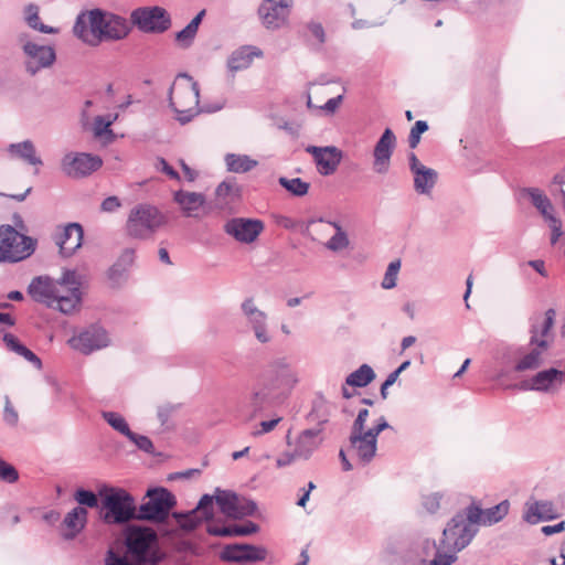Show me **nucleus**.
Segmentation results:
<instances>
[{"mask_svg":"<svg viewBox=\"0 0 565 565\" xmlns=\"http://www.w3.org/2000/svg\"><path fill=\"white\" fill-rule=\"evenodd\" d=\"M3 420L11 427L17 426L19 422V414L11 404L9 396L4 397Z\"/></svg>","mask_w":565,"mask_h":565,"instance_id":"53","label":"nucleus"},{"mask_svg":"<svg viewBox=\"0 0 565 565\" xmlns=\"http://www.w3.org/2000/svg\"><path fill=\"white\" fill-rule=\"evenodd\" d=\"M24 19L31 29L36 30L41 33L56 34L58 32V29L46 25L40 21L39 7L33 3L25 7Z\"/></svg>","mask_w":565,"mask_h":565,"instance_id":"40","label":"nucleus"},{"mask_svg":"<svg viewBox=\"0 0 565 565\" xmlns=\"http://www.w3.org/2000/svg\"><path fill=\"white\" fill-rule=\"evenodd\" d=\"M178 407V405H173L170 403H166L158 407L157 416L162 426H166L168 424L171 415L177 412Z\"/></svg>","mask_w":565,"mask_h":565,"instance_id":"57","label":"nucleus"},{"mask_svg":"<svg viewBox=\"0 0 565 565\" xmlns=\"http://www.w3.org/2000/svg\"><path fill=\"white\" fill-rule=\"evenodd\" d=\"M238 193L239 189L234 181L225 180L221 182L215 190L217 205L223 207L224 205L232 203L238 198Z\"/></svg>","mask_w":565,"mask_h":565,"instance_id":"42","label":"nucleus"},{"mask_svg":"<svg viewBox=\"0 0 565 565\" xmlns=\"http://www.w3.org/2000/svg\"><path fill=\"white\" fill-rule=\"evenodd\" d=\"M173 201L180 206L185 217H199V210L206 199L203 193L179 190L173 193Z\"/></svg>","mask_w":565,"mask_h":565,"instance_id":"30","label":"nucleus"},{"mask_svg":"<svg viewBox=\"0 0 565 565\" xmlns=\"http://www.w3.org/2000/svg\"><path fill=\"white\" fill-rule=\"evenodd\" d=\"M84 231L78 223H68L55 237L63 257L72 256L83 244Z\"/></svg>","mask_w":565,"mask_h":565,"instance_id":"26","label":"nucleus"},{"mask_svg":"<svg viewBox=\"0 0 565 565\" xmlns=\"http://www.w3.org/2000/svg\"><path fill=\"white\" fill-rule=\"evenodd\" d=\"M127 273H128V269H126L125 267H121L120 264H114L109 269H108V278L109 280H111L114 284H119L121 282L122 280L126 279L127 277Z\"/></svg>","mask_w":565,"mask_h":565,"instance_id":"59","label":"nucleus"},{"mask_svg":"<svg viewBox=\"0 0 565 565\" xmlns=\"http://www.w3.org/2000/svg\"><path fill=\"white\" fill-rule=\"evenodd\" d=\"M321 433L320 428H310L299 434L295 441V450L299 459L308 460L319 449L323 441Z\"/></svg>","mask_w":565,"mask_h":565,"instance_id":"27","label":"nucleus"},{"mask_svg":"<svg viewBox=\"0 0 565 565\" xmlns=\"http://www.w3.org/2000/svg\"><path fill=\"white\" fill-rule=\"evenodd\" d=\"M375 376L374 370L369 364H362L347 376L345 384L353 387H365L373 382Z\"/></svg>","mask_w":565,"mask_h":565,"instance_id":"39","label":"nucleus"},{"mask_svg":"<svg viewBox=\"0 0 565 565\" xmlns=\"http://www.w3.org/2000/svg\"><path fill=\"white\" fill-rule=\"evenodd\" d=\"M23 53L30 58L25 62V71L34 76L42 68L52 66L56 60L55 51L52 46L40 45L26 41L22 45Z\"/></svg>","mask_w":565,"mask_h":565,"instance_id":"21","label":"nucleus"},{"mask_svg":"<svg viewBox=\"0 0 565 565\" xmlns=\"http://www.w3.org/2000/svg\"><path fill=\"white\" fill-rule=\"evenodd\" d=\"M38 241L12 225H0V264H17L31 257Z\"/></svg>","mask_w":565,"mask_h":565,"instance_id":"7","label":"nucleus"},{"mask_svg":"<svg viewBox=\"0 0 565 565\" xmlns=\"http://www.w3.org/2000/svg\"><path fill=\"white\" fill-rule=\"evenodd\" d=\"M103 159L88 152L70 151L61 159L62 172L71 179H82L99 170Z\"/></svg>","mask_w":565,"mask_h":565,"instance_id":"12","label":"nucleus"},{"mask_svg":"<svg viewBox=\"0 0 565 565\" xmlns=\"http://www.w3.org/2000/svg\"><path fill=\"white\" fill-rule=\"evenodd\" d=\"M556 311L553 308H550L545 311L544 321L540 329H537V337L546 338L551 332L554 322H555Z\"/></svg>","mask_w":565,"mask_h":565,"instance_id":"54","label":"nucleus"},{"mask_svg":"<svg viewBox=\"0 0 565 565\" xmlns=\"http://www.w3.org/2000/svg\"><path fill=\"white\" fill-rule=\"evenodd\" d=\"M241 312L246 326L253 331L255 339L262 344L269 343L271 335L268 329V316L257 307L253 297H247L243 300Z\"/></svg>","mask_w":565,"mask_h":565,"instance_id":"15","label":"nucleus"},{"mask_svg":"<svg viewBox=\"0 0 565 565\" xmlns=\"http://www.w3.org/2000/svg\"><path fill=\"white\" fill-rule=\"evenodd\" d=\"M377 440L373 435L362 430H351L349 436V455L355 457L362 466L369 465L376 456Z\"/></svg>","mask_w":565,"mask_h":565,"instance_id":"22","label":"nucleus"},{"mask_svg":"<svg viewBox=\"0 0 565 565\" xmlns=\"http://www.w3.org/2000/svg\"><path fill=\"white\" fill-rule=\"evenodd\" d=\"M130 31L126 18L102 9L79 13L73 25L74 35L89 46H98L107 41H120L127 38Z\"/></svg>","mask_w":565,"mask_h":565,"instance_id":"2","label":"nucleus"},{"mask_svg":"<svg viewBox=\"0 0 565 565\" xmlns=\"http://www.w3.org/2000/svg\"><path fill=\"white\" fill-rule=\"evenodd\" d=\"M220 559L230 563L262 562L267 556L266 548L253 544L234 543L225 545L220 554Z\"/></svg>","mask_w":565,"mask_h":565,"instance_id":"20","label":"nucleus"},{"mask_svg":"<svg viewBox=\"0 0 565 565\" xmlns=\"http://www.w3.org/2000/svg\"><path fill=\"white\" fill-rule=\"evenodd\" d=\"M114 119L110 117L106 118L104 116H97L94 120V135L96 137H102L107 134H111L109 127L111 126Z\"/></svg>","mask_w":565,"mask_h":565,"instance_id":"52","label":"nucleus"},{"mask_svg":"<svg viewBox=\"0 0 565 565\" xmlns=\"http://www.w3.org/2000/svg\"><path fill=\"white\" fill-rule=\"evenodd\" d=\"M409 168L412 172L415 174L414 183L415 190L419 194H424V164L419 162L416 154L411 151L408 153Z\"/></svg>","mask_w":565,"mask_h":565,"instance_id":"46","label":"nucleus"},{"mask_svg":"<svg viewBox=\"0 0 565 565\" xmlns=\"http://www.w3.org/2000/svg\"><path fill=\"white\" fill-rule=\"evenodd\" d=\"M401 268V260L395 259L391 262L386 268L384 278L382 280V288L392 289L396 286L397 275Z\"/></svg>","mask_w":565,"mask_h":565,"instance_id":"47","label":"nucleus"},{"mask_svg":"<svg viewBox=\"0 0 565 565\" xmlns=\"http://www.w3.org/2000/svg\"><path fill=\"white\" fill-rule=\"evenodd\" d=\"M298 458L297 451H285L276 459L277 468H285L292 465Z\"/></svg>","mask_w":565,"mask_h":565,"instance_id":"62","label":"nucleus"},{"mask_svg":"<svg viewBox=\"0 0 565 565\" xmlns=\"http://www.w3.org/2000/svg\"><path fill=\"white\" fill-rule=\"evenodd\" d=\"M457 553H440L437 552L435 557L428 565H451L457 561Z\"/></svg>","mask_w":565,"mask_h":565,"instance_id":"61","label":"nucleus"},{"mask_svg":"<svg viewBox=\"0 0 565 565\" xmlns=\"http://www.w3.org/2000/svg\"><path fill=\"white\" fill-rule=\"evenodd\" d=\"M10 156L21 159L31 166H42V159L36 154V149L31 140L10 143L8 147Z\"/></svg>","mask_w":565,"mask_h":565,"instance_id":"35","label":"nucleus"},{"mask_svg":"<svg viewBox=\"0 0 565 565\" xmlns=\"http://www.w3.org/2000/svg\"><path fill=\"white\" fill-rule=\"evenodd\" d=\"M225 163L228 171L234 173H245L254 169L258 162L246 154L227 153Z\"/></svg>","mask_w":565,"mask_h":565,"instance_id":"38","label":"nucleus"},{"mask_svg":"<svg viewBox=\"0 0 565 565\" xmlns=\"http://www.w3.org/2000/svg\"><path fill=\"white\" fill-rule=\"evenodd\" d=\"M523 193L530 198L531 203L541 213L544 220L554 216V207L551 200L543 193V191L536 188H526L523 190Z\"/></svg>","mask_w":565,"mask_h":565,"instance_id":"36","label":"nucleus"},{"mask_svg":"<svg viewBox=\"0 0 565 565\" xmlns=\"http://www.w3.org/2000/svg\"><path fill=\"white\" fill-rule=\"evenodd\" d=\"M125 540L128 554H130L137 563L132 564L126 556H121L113 550H109L105 557V565H141L147 562H156V558L151 554V548L157 541V534L152 529L137 525L129 526L126 531Z\"/></svg>","mask_w":565,"mask_h":565,"instance_id":"4","label":"nucleus"},{"mask_svg":"<svg viewBox=\"0 0 565 565\" xmlns=\"http://www.w3.org/2000/svg\"><path fill=\"white\" fill-rule=\"evenodd\" d=\"M565 383V371L550 367L536 372L529 380L521 382L520 388L523 391H535L541 393L552 392L557 383Z\"/></svg>","mask_w":565,"mask_h":565,"instance_id":"23","label":"nucleus"},{"mask_svg":"<svg viewBox=\"0 0 565 565\" xmlns=\"http://www.w3.org/2000/svg\"><path fill=\"white\" fill-rule=\"evenodd\" d=\"M509 508H510L509 501L504 500L489 509H486V510L481 509L480 524L492 525V524L500 522L508 514Z\"/></svg>","mask_w":565,"mask_h":565,"instance_id":"41","label":"nucleus"},{"mask_svg":"<svg viewBox=\"0 0 565 565\" xmlns=\"http://www.w3.org/2000/svg\"><path fill=\"white\" fill-rule=\"evenodd\" d=\"M544 359L540 354V350H530L523 356H521L516 363L514 364L515 372H525V371H534L541 367Z\"/></svg>","mask_w":565,"mask_h":565,"instance_id":"43","label":"nucleus"},{"mask_svg":"<svg viewBox=\"0 0 565 565\" xmlns=\"http://www.w3.org/2000/svg\"><path fill=\"white\" fill-rule=\"evenodd\" d=\"M529 344L533 347L532 350H540L541 356H543L544 352L550 348V343L545 338L537 337V328L535 326L531 328V338Z\"/></svg>","mask_w":565,"mask_h":565,"instance_id":"55","label":"nucleus"},{"mask_svg":"<svg viewBox=\"0 0 565 565\" xmlns=\"http://www.w3.org/2000/svg\"><path fill=\"white\" fill-rule=\"evenodd\" d=\"M177 78H184L188 83L171 86L169 106L177 114L175 119L181 125H185L199 114L200 87L192 76L186 73L178 74Z\"/></svg>","mask_w":565,"mask_h":565,"instance_id":"6","label":"nucleus"},{"mask_svg":"<svg viewBox=\"0 0 565 565\" xmlns=\"http://www.w3.org/2000/svg\"><path fill=\"white\" fill-rule=\"evenodd\" d=\"M285 399L265 384L260 379L252 386L249 394L244 399L243 411L246 419H253L257 414L270 408Z\"/></svg>","mask_w":565,"mask_h":565,"instance_id":"13","label":"nucleus"},{"mask_svg":"<svg viewBox=\"0 0 565 565\" xmlns=\"http://www.w3.org/2000/svg\"><path fill=\"white\" fill-rule=\"evenodd\" d=\"M292 0H263L258 8L262 24L271 31L279 30L288 23Z\"/></svg>","mask_w":565,"mask_h":565,"instance_id":"16","label":"nucleus"},{"mask_svg":"<svg viewBox=\"0 0 565 565\" xmlns=\"http://www.w3.org/2000/svg\"><path fill=\"white\" fill-rule=\"evenodd\" d=\"M551 193L556 196L559 194L562 196L563 206L565 209V169L556 174L551 184Z\"/></svg>","mask_w":565,"mask_h":565,"instance_id":"51","label":"nucleus"},{"mask_svg":"<svg viewBox=\"0 0 565 565\" xmlns=\"http://www.w3.org/2000/svg\"><path fill=\"white\" fill-rule=\"evenodd\" d=\"M263 52L253 45H244L235 50L227 60L230 71L237 72L247 68L254 57H259Z\"/></svg>","mask_w":565,"mask_h":565,"instance_id":"33","label":"nucleus"},{"mask_svg":"<svg viewBox=\"0 0 565 565\" xmlns=\"http://www.w3.org/2000/svg\"><path fill=\"white\" fill-rule=\"evenodd\" d=\"M130 20L141 32L163 33L171 26V18L162 7H141L135 9Z\"/></svg>","mask_w":565,"mask_h":565,"instance_id":"11","label":"nucleus"},{"mask_svg":"<svg viewBox=\"0 0 565 565\" xmlns=\"http://www.w3.org/2000/svg\"><path fill=\"white\" fill-rule=\"evenodd\" d=\"M300 36L315 50H320L327 41V34L323 25L315 20H310L303 24V28L300 31Z\"/></svg>","mask_w":565,"mask_h":565,"instance_id":"34","label":"nucleus"},{"mask_svg":"<svg viewBox=\"0 0 565 565\" xmlns=\"http://www.w3.org/2000/svg\"><path fill=\"white\" fill-rule=\"evenodd\" d=\"M196 33L198 30L188 23L185 28L175 34V40L183 46L188 47L192 44Z\"/></svg>","mask_w":565,"mask_h":565,"instance_id":"56","label":"nucleus"},{"mask_svg":"<svg viewBox=\"0 0 565 565\" xmlns=\"http://www.w3.org/2000/svg\"><path fill=\"white\" fill-rule=\"evenodd\" d=\"M18 355L24 358L28 362H30L32 365H34L36 369L42 367V361L41 359L34 354L30 349H28L25 345H21L18 348V351L15 352Z\"/></svg>","mask_w":565,"mask_h":565,"instance_id":"60","label":"nucleus"},{"mask_svg":"<svg viewBox=\"0 0 565 565\" xmlns=\"http://www.w3.org/2000/svg\"><path fill=\"white\" fill-rule=\"evenodd\" d=\"M81 276L74 269H64L58 279L34 277L28 286L31 298L64 315L76 312L82 302Z\"/></svg>","mask_w":565,"mask_h":565,"instance_id":"1","label":"nucleus"},{"mask_svg":"<svg viewBox=\"0 0 565 565\" xmlns=\"http://www.w3.org/2000/svg\"><path fill=\"white\" fill-rule=\"evenodd\" d=\"M103 499L106 523L124 524L137 519L135 499L124 489H110Z\"/></svg>","mask_w":565,"mask_h":565,"instance_id":"10","label":"nucleus"},{"mask_svg":"<svg viewBox=\"0 0 565 565\" xmlns=\"http://www.w3.org/2000/svg\"><path fill=\"white\" fill-rule=\"evenodd\" d=\"M102 416L113 429L124 435L125 437L128 438V436L132 433L128 423L120 414L116 412H103Z\"/></svg>","mask_w":565,"mask_h":565,"instance_id":"45","label":"nucleus"},{"mask_svg":"<svg viewBox=\"0 0 565 565\" xmlns=\"http://www.w3.org/2000/svg\"><path fill=\"white\" fill-rule=\"evenodd\" d=\"M396 147V137L392 129L386 128L377 140L373 151V170L379 174L388 172L391 157Z\"/></svg>","mask_w":565,"mask_h":565,"instance_id":"25","label":"nucleus"},{"mask_svg":"<svg viewBox=\"0 0 565 565\" xmlns=\"http://www.w3.org/2000/svg\"><path fill=\"white\" fill-rule=\"evenodd\" d=\"M557 518L554 504L551 501H534L526 503V510L523 514V520L530 524H537L539 522L550 521Z\"/></svg>","mask_w":565,"mask_h":565,"instance_id":"31","label":"nucleus"},{"mask_svg":"<svg viewBox=\"0 0 565 565\" xmlns=\"http://www.w3.org/2000/svg\"><path fill=\"white\" fill-rule=\"evenodd\" d=\"M258 379L279 394L284 399L288 397L296 384L298 374L287 356L270 360L263 369Z\"/></svg>","mask_w":565,"mask_h":565,"instance_id":"8","label":"nucleus"},{"mask_svg":"<svg viewBox=\"0 0 565 565\" xmlns=\"http://www.w3.org/2000/svg\"><path fill=\"white\" fill-rule=\"evenodd\" d=\"M18 479V470L12 465L0 458V480L7 483H14Z\"/></svg>","mask_w":565,"mask_h":565,"instance_id":"50","label":"nucleus"},{"mask_svg":"<svg viewBox=\"0 0 565 565\" xmlns=\"http://www.w3.org/2000/svg\"><path fill=\"white\" fill-rule=\"evenodd\" d=\"M119 207H121V202L115 195L104 199L100 204V210L103 212H107V213H113V212L117 211Z\"/></svg>","mask_w":565,"mask_h":565,"instance_id":"64","label":"nucleus"},{"mask_svg":"<svg viewBox=\"0 0 565 565\" xmlns=\"http://www.w3.org/2000/svg\"><path fill=\"white\" fill-rule=\"evenodd\" d=\"M258 530V525L252 521H248L245 524H231L223 526H220L214 523H209L206 526V532L210 535L223 537L247 536L256 533Z\"/></svg>","mask_w":565,"mask_h":565,"instance_id":"32","label":"nucleus"},{"mask_svg":"<svg viewBox=\"0 0 565 565\" xmlns=\"http://www.w3.org/2000/svg\"><path fill=\"white\" fill-rule=\"evenodd\" d=\"M68 344L72 349L81 353L89 354L96 350L106 348L109 344V339L104 328L90 326L78 334L73 335L68 340Z\"/></svg>","mask_w":565,"mask_h":565,"instance_id":"19","label":"nucleus"},{"mask_svg":"<svg viewBox=\"0 0 565 565\" xmlns=\"http://www.w3.org/2000/svg\"><path fill=\"white\" fill-rule=\"evenodd\" d=\"M167 223V216L157 206L139 203L130 210L125 231L130 238L147 241Z\"/></svg>","mask_w":565,"mask_h":565,"instance_id":"5","label":"nucleus"},{"mask_svg":"<svg viewBox=\"0 0 565 565\" xmlns=\"http://www.w3.org/2000/svg\"><path fill=\"white\" fill-rule=\"evenodd\" d=\"M147 501L138 509L137 520L162 523L170 511L177 505L174 494L163 487H156L147 490Z\"/></svg>","mask_w":565,"mask_h":565,"instance_id":"9","label":"nucleus"},{"mask_svg":"<svg viewBox=\"0 0 565 565\" xmlns=\"http://www.w3.org/2000/svg\"><path fill=\"white\" fill-rule=\"evenodd\" d=\"M481 520V508L475 502L457 512L443 531L441 544L454 553L466 548L476 534Z\"/></svg>","mask_w":565,"mask_h":565,"instance_id":"3","label":"nucleus"},{"mask_svg":"<svg viewBox=\"0 0 565 565\" xmlns=\"http://www.w3.org/2000/svg\"><path fill=\"white\" fill-rule=\"evenodd\" d=\"M405 564L413 563V565H424V542L420 534L415 537H407L405 540Z\"/></svg>","mask_w":565,"mask_h":565,"instance_id":"37","label":"nucleus"},{"mask_svg":"<svg viewBox=\"0 0 565 565\" xmlns=\"http://www.w3.org/2000/svg\"><path fill=\"white\" fill-rule=\"evenodd\" d=\"M213 497L221 512L231 519L237 520L249 516L257 510V505L254 501L241 499L233 491L216 488Z\"/></svg>","mask_w":565,"mask_h":565,"instance_id":"14","label":"nucleus"},{"mask_svg":"<svg viewBox=\"0 0 565 565\" xmlns=\"http://www.w3.org/2000/svg\"><path fill=\"white\" fill-rule=\"evenodd\" d=\"M423 134H424V120H417L408 136V146L411 149H415L418 146Z\"/></svg>","mask_w":565,"mask_h":565,"instance_id":"58","label":"nucleus"},{"mask_svg":"<svg viewBox=\"0 0 565 565\" xmlns=\"http://www.w3.org/2000/svg\"><path fill=\"white\" fill-rule=\"evenodd\" d=\"M128 439L134 443L136 445V447L143 451V452H147L149 455H152L154 454V446H153V443L151 441V439L145 435H138L136 433H131L129 436H128Z\"/></svg>","mask_w":565,"mask_h":565,"instance_id":"49","label":"nucleus"},{"mask_svg":"<svg viewBox=\"0 0 565 565\" xmlns=\"http://www.w3.org/2000/svg\"><path fill=\"white\" fill-rule=\"evenodd\" d=\"M74 498L78 502V507L96 508L98 505L97 495L90 490L78 489Z\"/></svg>","mask_w":565,"mask_h":565,"instance_id":"48","label":"nucleus"},{"mask_svg":"<svg viewBox=\"0 0 565 565\" xmlns=\"http://www.w3.org/2000/svg\"><path fill=\"white\" fill-rule=\"evenodd\" d=\"M172 516L182 530L193 531L202 522H209L214 518V497L203 494L193 510L186 513L173 512Z\"/></svg>","mask_w":565,"mask_h":565,"instance_id":"17","label":"nucleus"},{"mask_svg":"<svg viewBox=\"0 0 565 565\" xmlns=\"http://www.w3.org/2000/svg\"><path fill=\"white\" fill-rule=\"evenodd\" d=\"M306 151L313 157L318 172L322 175L335 172L343 157L342 151L334 146H308Z\"/></svg>","mask_w":565,"mask_h":565,"instance_id":"24","label":"nucleus"},{"mask_svg":"<svg viewBox=\"0 0 565 565\" xmlns=\"http://www.w3.org/2000/svg\"><path fill=\"white\" fill-rule=\"evenodd\" d=\"M136 252L134 248H125L118 257L116 264H120L121 267L129 269L135 262Z\"/></svg>","mask_w":565,"mask_h":565,"instance_id":"63","label":"nucleus"},{"mask_svg":"<svg viewBox=\"0 0 565 565\" xmlns=\"http://www.w3.org/2000/svg\"><path fill=\"white\" fill-rule=\"evenodd\" d=\"M87 510L84 507H75L64 516L61 524V534L65 540L75 539L85 527Z\"/></svg>","mask_w":565,"mask_h":565,"instance_id":"29","label":"nucleus"},{"mask_svg":"<svg viewBox=\"0 0 565 565\" xmlns=\"http://www.w3.org/2000/svg\"><path fill=\"white\" fill-rule=\"evenodd\" d=\"M326 223L327 227H333L335 230L334 235L331 236V238L324 244V247L331 252H340L345 249L349 244V237L347 233L343 231L342 226L338 222L333 221H324L322 217L316 220L310 218L307 221L306 230L303 231V235L310 236L312 241H316L313 236L310 235V227L315 225L316 223Z\"/></svg>","mask_w":565,"mask_h":565,"instance_id":"28","label":"nucleus"},{"mask_svg":"<svg viewBox=\"0 0 565 565\" xmlns=\"http://www.w3.org/2000/svg\"><path fill=\"white\" fill-rule=\"evenodd\" d=\"M265 228L258 218L233 217L223 226L224 232L242 244L254 243Z\"/></svg>","mask_w":565,"mask_h":565,"instance_id":"18","label":"nucleus"},{"mask_svg":"<svg viewBox=\"0 0 565 565\" xmlns=\"http://www.w3.org/2000/svg\"><path fill=\"white\" fill-rule=\"evenodd\" d=\"M278 183L295 196H305L310 188V184L300 178L280 177Z\"/></svg>","mask_w":565,"mask_h":565,"instance_id":"44","label":"nucleus"}]
</instances>
